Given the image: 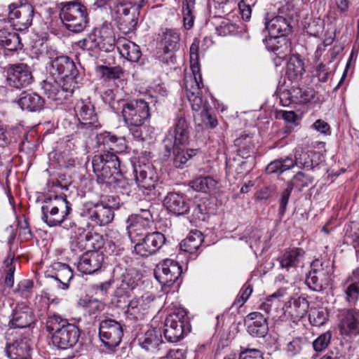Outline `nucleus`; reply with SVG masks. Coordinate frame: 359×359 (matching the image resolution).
<instances>
[{
    "label": "nucleus",
    "mask_w": 359,
    "mask_h": 359,
    "mask_svg": "<svg viewBox=\"0 0 359 359\" xmlns=\"http://www.w3.org/2000/svg\"><path fill=\"white\" fill-rule=\"evenodd\" d=\"M29 340L21 339L7 344L6 353L11 359H27L30 358Z\"/></svg>",
    "instance_id": "nucleus-31"
},
{
    "label": "nucleus",
    "mask_w": 359,
    "mask_h": 359,
    "mask_svg": "<svg viewBox=\"0 0 359 359\" xmlns=\"http://www.w3.org/2000/svg\"><path fill=\"white\" fill-rule=\"evenodd\" d=\"M293 168L292 158L291 157L280 158L271 162L266 168L268 174H281L284 171Z\"/></svg>",
    "instance_id": "nucleus-43"
},
{
    "label": "nucleus",
    "mask_w": 359,
    "mask_h": 359,
    "mask_svg": "<svg viewBox=\"0 0 359 359\" xmlns=\"http://www.w3.org/2000/svg\"><path fill=\"white\" fill-rule=\"evenodd\" d=\"M59 17L63 26L74 33L83 32L88 23L87 8L79 1L60 3Z\"/></svg>",
    "instance_id": "nucleus-4"
},
{
    "label": "nucleus",
    "mask_w": 359,
    "mask_h": 359,
    "mask_svg": "<svg viewBox=\"0 0 359 359\" xmlns=\"http://www.w3.org/2000/svg\"><path fill=\"white\" fill-rule=\"evenodd\" d=\"M36 14L34 7L28 0H15L8 6V20L17 31H24L32 26Z\"/></svg>",
    "instance_id": "nucleus-6"
},
{
    "label": "nucleus",
    "mask_w": 359,
    "mask_h": 359,
    "mask_svg": "<svg viewBox=\"0 0 359 359\" xmlns=\"http://www.w3.org/2000/svg\"><path fill=\"white\" fill-rule=\"evenodd\" d=\"M182 273V266L170 259H166L159 263L154 271L156 280L163 287H168L179 280Z\"/></svg>",
    "instance_id": "nucleus-12"
},
{
    "label": "nucleus",
    "mask_w": 359,
    "mask_h": 359,
    "mask_svg": "<svg viewBox=\"0 0 359 359\" xmlns=\"http://www.w3.org/2000/svg\"><path fill=\"white\" fill-rule=\"evenodd\" d=\"M96 71L104 81L116 80L120 79L123 74L120 67H109L100 65L96 67Z\"/></svg>",
    "instance_id": "nucleus-49"
},
{
    "label": "nucleus",
    "mask_w": 359,
    "mask_h": 359,
    "mask_svg": "<svg viewBox=\"0 0 359 359\" xmlns=\"http://www.w3.org/2000/svg\"><path fill=\"white\" fill-rule=\"evenodd\" d=\"M310 341L306 337L294 338L287 345V352L292 356L301 355L309 349Z\"/></svg>",
    "instance_id": "nucleus-42"
},
{
    "label": "nucleus",
    "mask_w": 359,
    "mask_h": 359,
    "mask_svg": "<svg viewBox=\"0 0 359 359\" xmlns=\"http://www.w3.org/2000/svg\"><path fill=\"white\" fill-rule=\"evenodd\" d=\"M57 79L53 77L49 80H44L42 82L41 88L49 99L55 101L65 100L73 93L75 89L74 83L72 81V83L63 82V85L61 86Z\"/></svg>",
    "instance_id": "nucleus-18"
},
{
    "label": "nucleus",
    "mask_w": 359,
    "mask_h": 359,
    "mask_svg": "<svg viewBox=\"0 0 359 359\" xmlns=\"http://www.w3.org/2000/svg\"><path fill=\"white\" fill-rule=\"evenodd\" d=\"M135 180L144 194L155 196L158 176L154 169L147 164L134 166Z\"/></svg>",
    "instance_id": "nucleus-14"
},
{
    "label": "nucleus",
    "mask_w": 359,
    "mask_h": 359,
    "mask_svg": "<svg viewBox=\"0 0 359 359\" xmlns=\"http://www.w3.org/2000/svg\"><path fill=\"white\" fill-rule=\"evenodd\" d=\"M217 181L212 177H199L189 182V186L196 191L208 193L213 191L217 186Z\"/></svg>",
    "instance_id": "nucleus-41"
},
{
    "label": "nucleus",
    "mask_w": 359,
    "mask_h": 359,
    "mask_svg": "<svg viewBox=\"0 0 359 359\" xmlns=\"http://www.w3.org/2000/svg\"><path fill=\"white\" fill-rule=\"evenodd\" d=\"M198 45L194 43L190 47V65L193 72H200L199 65L198 62Z\"/></svg>",
    "instance_id": "nucleus-55"
},
{
    "label": "nucleus",
    "mask_w": 359,
    "mask_h": 359,
    "mask_svg": "<svg viewBox=\"0 0 359 359\" xmlns=\"http://www.w3.org/2000/svg\"><path fill=\"white\" fill-rule=\"evenodd\" d=\"M97 143L99 147H103L102 150H107L115 154L122 153L127 149L125 137H117L107 131L97 135Z\"/></svg>",
    "instance_id": "nucleus-20"
},
{
    "label": "nucleus",
    "mask_w": 359,
    "mask_h": 359,
    "mask_svg": "<svg viewBox=\"0 0 359 359\" xmlns=\"http://www.w3.org/2000/svg\"><path fill=\"white\" fill-rule=\"evenodd\" d=\"M239 359H264V358L259 350L247 348L240 353Z\"/></svg>",
    "instance_id": "nucleus-59"
},
{
    "label": "nucleus",
    "mask_w": 359,
    "mask_h": 359,
    "mask_svg": "<svg viewBox=\"0 0 359 359\" xmlns=\"http://www.w3.org/2000/svg\"><path fill=\"white\" fill-rule=\"evenodd\" d=\"M235 145L238 147V151L239 155L243 158H248L250 153H253L255 149V144L252 137L248 135H242L234 141Z\"/></svg>",
    "instance_id": "nucleus-45"
},
{
    "label": "nucleus",
    "mask_w": 359,
    "mask_h": 359,
    "mask_svg": "<svg viewBox=\"0 0 359 359\" xmlns=\"http://www.w3.org/2000/svg\"><path fill=\"white\" fill-rule=\"evenodd\" d=\"M190 128L185 117L180 114L175 120L172 128L168 131L163 140L167 156H169L172 149L177 146H186L189 143Z\"/></svg>",
    "instance_id": "nucleus-9"
},
{
    "label": "nucleus",
    "mask_w": 359,
    "mask_h": 359,
    "mask_svg": "<svg viewBox=\"0 0 359 359\" xmlns=\"http://www.w3.org/2000/svg\"><path fill=\"white\" fill-rule=\"evenodd\" d=\"M128 222L130 224L128 226V236L133 243L140 242L144 236L149 234V231L151 229V226L148 224L147 222H140L133 219V216L128 218Z\"/></svg>",
    "instance_id": "nucleus-30"
},
{
    "label": "nucleus",
    "mask_w": 359,
    "mask_h": 359,
    "mask_svg": "<svg viewBox=\"0 0 359 359\" xmlns=\"http://www.w3.org/2000/svg\"><path fill=\"white\" fill-rule=\"evenodd\" d=\"M0 46L10 51H15L23 46L19 34L6 27L0 29Z\"/></svg>",
    "instance_id": "nucleus-32"
},
{
    "label": "nucleus",
    "mask_w": 359,
    "mask_h": 359,
    "mask_svg": "<svg viewBox=\"0 0 359 359\" xmlns=\"http://www.w3.org/2000/svg\"><path fill=\"white\" fill-rule=\"evenodd\" d=\"M143 124H135L133 125H126V126L128 128L130 133L132 134L133 137L137 140L144 142L147 140L146 137H144L142 134V126Z\"/></svg>",
    "instance_id": "nucleus-62"
},
{
    "label": "nucleus",
    "mask_w": 359,
    "mask_h": 359,
    "mask_svg": "<svg viewBox=\"0 0 359 359\" xmlns=\"http://www.w3.org/2000/svg\"><path fill=\"white\" fill-rule=\"evenodd\" d=\"M338 328L342 335H357L359 334V311L343 309L338 314Z\"/></svg>",
    "instance_id": "nucleus-19"
},
{
    "label": "nucleus",
    "mask_w": 359,
    "mask_h": 359,
    "mask_svg": "<svg viewBox=\"0 0 359 359\" xmlns=\"http://www.w3.org/2000/svg\"><path fill=\"white\" fill-rule=\"evenodd\" d=\"M191 331V326L183 310L168 315L164 323V337L170 343L180 341Z\"/></svg>",
    "instance_id": "nucleus-8"
},
{
    "label": "nucleus",
    "mask_w": 359,
    "mask_h": 359,
    "mask_svg": "<svg viewBox=\"0 0 359 359\" xmlns=\"http://www.w3.org/2000/svg\"><path fill=\"white\" fill-rule=\"evenodd\" d=\"M50 276L62 285L63 290H66L69 288V282L73 278L74 274L73 271L67 264L57 262L53 265V274Z\"/></svg>",
    "instance_id": "nucleus-34"
},
{
    "label": "nucleus",
    "mask_w": 359,
    "mask_h": 359,
    "mask_svg": "<svg viewBox=\"0 0 359 359\" xmlns=\"http://www.w3.org/2000/svg\"><path fill=\"white\" fill-rule=\"evenodd\" d=\"M72 204L66 196L47 198L41 206V219L50 227L61 226L72 212Z\"/></svg>",
    "instance_id": "nucleus-5"
},
{
    "label": "nucleus",
    "mask_w": 359,
    "mask_h": 359,
    "mask_svg": "<svg viewBox=\"0 0 359 359\" xmlns=\"http://www.w3.org/2000/svg\"><path fill=\"white\" fill-rule=\"evenodd\" d=\"M163 205L170 212L176 215L187 214L189 209V205L181 194L175 192L168 194L163 201Z\"/></svg>",
    "instance_id": "nucleus-28"
},
{
    "label": "nucleus",
    "mask_w": 359,
    "mask_h": 359,
    "mask_svg": "<svg viewBox=\"0 0 359 359\" xmlns=\"http://www.w3.org/2000/svg\"><path fill=\"white\" fill-rule=\"evenodd\" d=\"M22 110H27L30 112H37L41 111L45 104L44 99L38 93L32 91H22L20 97L15 100Z\"/></svg>",
    "instance_id": "nucleus-24"
},
{
    "label": "nucleus",
    "mask_w": 359,
    "mask_h": 359,
    "mask_svg": "<svg viewBox=\"0 0 359 359\" xmlns=\"http://www.w3.org/2000/svg\"><path fill=\"white\" fill-rule=\"evenodd\" d=\"M248 323V332L256 337H264L269 331L266 317L259 311L249 313L245 320Z\"/></svg>",
    "instance_id": "nucleus-23"
},
{
    "label": "nucleus",
    "mask_w": 359,
    "mask_h": 359,
    "mask_svg": "<svg viewBox=\"0 0 359 359\" xmlns=\"http://www.w3.org/2000/svg\"><path fill=\"white\" fill-rule=\"evenodd\" d=\"M140 3L133 2L132 0H117L114 6L116 20L130 13L132 8H141Z\"/></svg>",
    "instance_id": "nucleus-47"
},
{
    "label": "nucleus",
    "mask_w": 359,
    "mask_h": 359,
    "mask_svg": "<svg viewBox=\"0 0 359 359\" xmlns=\"http://www.w3.org/2000/svg\"><path fill=\"white\" fill-rule=\"evenodd\" d=\"M164 234L159 231L149 233L140 242L135 243L134 250L141 257H149L155 255L165 243Z\"/></svg>",
    "instance_id": "nucleus-15"
},
{
    "label": "nucleus",
    "mask_w": 359,
    "mask_h": 359,
    "mask_svg": "<svg viewBox=\"0 0 359 359\" xmlns=\"http://www.w3.org/2000/svg\"><path fill=\"white\" fill-rule=\"evenodd\" d=\"M103 260L102 254L88 251L80 257L77 269L83 273L92 274L101 268Z\"/></svg>",
    "instance_id": "nucleus-26"
},
{
    "label": "nucleus",
    "mask_w": 359,
    "mask_h": 359,
    "mask_svg": "<svg viewBox=\"0 0 359 359\" xmlns=\"http://www.w3.org/2000/svg\"><path fill=\"white\" fill-rule=\"evenodd\" d=\"M332 273L333 266L328 260L317 259L311 262L305 283L311 290L320 292L331 284Z\"/></svg>",
    "instance_id": "nucleus-7"
},
{
    "label": "nucleus",
    "mask_w": 359,
    "mask_h": 359,
    "mask_svg": "<svg viewBox=\"0 0 359 359\" xmlns=\"http://www.w3.org/2000/svg\"><path fill=\"white\" fill-rule=\"evenodd\" d=\"M313 182V177L312 176L299 171L292 177L287 184L292 189H296L298 191H300L304 187L312 184Z\"/></svg>",
    "instance_id": "nucleus-48"
},
{
    "label": "nucleus",
    "mask_w": 359,
    "mask_h": 359,
    "mask_svg": "<svg viewBox=\"0 0 359 359\" xmlns=\"http://www.w3.org/2000/svg\"><path fill=\"white\" fill-rule=\"evenodd\" d=\"M184 147H175L171 151L174 156L173 165L177 168H182L187 162L197 154L196 149H184Z\"/></svg>",
    "instance_id": "nucleus-40"
},
{
    "label": "nucleus",
    "mask_w": 359,
    "mask_h": 359,
    "mask_svg": "<svg viewBox=\"0 0 359 359\" xmlns=\"http://www.w3.org/2000/svg\"><path fill=\"white\" fill-rule=\"evenodd\" d=\"M36 321L32 309L25 303H20L12 309L8 326L11 328L20 329L31 327Z\"/></svg>",
    "instance_id": "nucleus-17"
},
{
    "label": "nucleus",
    "mask_w": 359,
    "mask_h": 359,
    "mask_svg": "<svg viewBox=\"0 0 359 359\" xmlns=\"http://www.w3.org/2000/svg\"><path fill=\"white\" fill-rule=\"evenodd\" d=\"M97 34L96 28L89 34L83 40L80 41L79 43L81 48L86 50H93L94 48H99V41Z\"/></svg>",
    "instance_id": "nucleus-54"
},
{
    "label": "nucleus",
    "mask_w": 359,
    "mask_h": 359,
    "mask_svg": "<svg viewBox=\"0 0 359 359\" xmlns=\"http://www.w3.org/2000/svg\"><path fill=\"white\" fill-rule=\"evenodd\" d=\"M109 104L116 112L121 110L125 125L144 124L151 116L149 103L142 99H121Z\"/></svg>",
    "instance_id": "nucleus-3"
},
{
    "label": "nucleus",
    "mask_w": 359,
    "mask_h": 359,
    "mask_svg": "<svg viewBox=\"0 0 359 359\" xmlns=\"http://www.w3.org/2000/svg\"><path fill=\"white\" fill-rule=\"evenodd\" d=\"M99 337L102 343L109 350L118 346L123 336L121 325L116 320L105 319L99 324Z\"/></svg>",
    "instance_id": "nucleus-10"
},
{
    "label": "nucleus",
    "mask_w": 359,
    "mask_h": 359,
    "mask_svg": "<svg viewBox=\"0 0 359 359\" xmlns=\"http://www.w3.org/2000/svg\"><path fill=\"white\" fill-rule=\"evenodd\" d=\"M192 8L193 7L182 6L184 26L187 29H190L194 25V16L192 15Z\"/></svg>",
    "instance_id": "nucleus-61"
},
{
    "label": "nucleus",
    "mask_w": 359,
    "mask_h": 359,
    "mask_svg": "<svg viewBox=\"0 0 359 359\" xmlns=\"http://www.w3.org/2000/svg\"><path fill=\"white\" fill-rule=\"evenodd\" d=\"M304 71V62L297 57L291 58L287 65V74L291 79L301 76Z\"/></svg>",
    "instance_id": "nucleus-51"
},
{
    "label": "nucleus",
    "mask_w": 359,
    "mask_h": 359,
    "mask_svg": "<svg viewBox=\"0 0 359 359\" xmlns=\"http://www.w3.org/2000/svg\"><path fill=\"white\" fill-rule=\"evenodd\" d=\"M62 55H63L60 54L56 49L51 46L48 47L45 53V56L48 60V64L49 67L53 65V63L57 62Z\"/></svg>",
    "instance_id": "nucleus-64"
},
{
    "label": "nucleus",
    "mask_w": 359,
    "mask_h": 359,
    "mask_svg": "<svg viewBox=\"0 0 359 359\" xmlns=\"http://www.w3.org/2000/svg\"><path fill=\"white\" fill-rule=\"evenodd\" d=\"M5 264L7 268L5 276V284L8 287H12L14 284V272L15 267L13 265V259H6Z\"/></svg>",
    "instance_id": "nucleus-56"
},
{
    "label": "nucleus",
    "mask_w": 359,
    "mask_h": 359,
    "mask_svg": "<svg viewBox=\"0 0 359 359\" xmlns=\"http://www.w3.org/2000/svg\"><path fill=\"white\" fill-rule=\"evenodd\" d=\"M305 251L300 248H294L285 250L283 254L278 259L280 267L286 271H293L299 266H303Z\"/></svg>",
    "instance_id": "nucleus-21"
},
{
    "label": "nucleus",
    "mask_w": 359,
    "mask_h": 359,
    "mask_svg": "<svg viewBox=\"0 0 359 359\" xmlns=\"http://www.w3.org/2000/svg\"><path fill=\"white\" fill-rule=\"evenodd\" d=\"M74 109L79 121L80 129L92 131L100 127L94 105L89 99L78 100Z\"/></svg>",
    "instance_id": "nucleus-13"
},
{
    "label": "nucleus",
    "mask_w": 359,
    "mask_h": 359,
    "mask_svg": "<svg viewBox=\"0 0 359 359\" xmlns=\"http://www.w3.org/2000/svg\"><path fill=\"white\" fill-rule=\"evenodd\" d=\"M96 32L99 49L105 52L112 50L115 46V37L110 26L102 25L100 28H96Z\"/></svg>",
    "instance_id": "nucleus-33"
},
{
    "label": "nucleus",
    "mask_w": 359,
    "mask_h": 359,
    "mask_svg": "<svg viewBox=\"0 0 359 359\" xmlns=\"http://www.w3.org/2000/svg\"><path fill=\"white\" fill-rule=\"evenodd\" d=\"M92 165L100 182H116L118 187H124L126 184L125 180L117 178V176L121 177V160L113 152L101 150L100 153L94 156Z\"/></svg>",
    "instance_id": "nucleus-2"
},
{
    "label": "nucleus",
    "mask_w": 359,
    "mask_h": 359,
    "mask_svg": "<svg viewBox=\"0 0 359 359\" xmlns=\"http://www.w3.org/2000/svg\"><path fill=\"white\" fill-rule=\"evenodd\" d=\"M180 34L173 29H168L163 32L161 43L165 53L172 52L179 47Z\"/></svg>",
    "instance_id": "nucleus-44"
},
{
    "label": "nucleus",
    "mask_w": 359,
    "mask_h": 359,
    "mask_svg": "<svg viewBox=\"0 0 359 359\" xmlns=\"http://www.w3.org/2000/svg\"><path fill=\"white\" fill-rule=\"evenodd\" d=\"M203 235L198 231H191L189 236L180 243V249L189 254L196 252L202 243Z\"/></svg>",
    "instance_id": "nucleus-36"
},
{
    "label": "nucleus",
    "mask_w": 359,
    "mask_h": 359,
    "mask_svg": "<svg viewBox=\"0 0 359 359\" xmlns=\"http://www.w3.org/2000/svg\"><path fill=\"white\" fill-rule=\"evenodd\" d=\"M85 239L88 248L93 249V250H89L90 252H97L104 245L102 236L97 233H88Z\"/></svg>",
    "instance_id": "nucleus-53"
},
{
    "label": "nucleus",
    "mask_w": 359,
    "mask_h": 359,
    "mask_svg": "<svg viewBox=\"0 0 359 359\" xmlns=\"http://www.w3.org/2000/svg\"><path fill=\"white\" fill-rule=\"evenodd\" d=\"M46 330L51 334L53 344L59 349L74 347L80 337V330L77 326L56 314L47 318Z\"/></svg>",
    "instance_id": "nucleus-1"
},
{
    "label": "nucleus",
    "mask_w": 359,
    "mask_h": 359,
    "mask_svg": "<svg viewBox=\"0 0 359 359\" xmlns=\"http://www.w3.org/2000/svg\"><path fill=\"white\" fill-rule=\"evenodd\" d=\"M309 302L305 298H292L284 307V313L288 316L293 322L303 318L307 313Z\"/></svg>",
    "instance_id": "nucleus-27"
},
{
    "label": "nucleus",
    "mask_w": 359,
    "mask_h": 359,
    "mask_svg": "<svg viewBox=\"0 0 359 359\" xmlns=\"http://www.w3.org/2000/svg\"><path fill=\"white\" fill-rule=\"evenodd\" d=\"M137 285V282L129 277V275H123L121 284L115 290V294L119 297L126 299L128 297L127 292H130Z\"/></svg>",
    "instance_id": "nucleus-50"
},
{
    "label": "nucleus",
    "mask_w": 359,
    "mask_h": 359,
    "mask_svg": "<svg viewBox=\"0 0 359 359\" xmlns=\"http://www.w3.org/2000/svg\"><path fill=\"white\" fill-rule=\"evenodd\" d=\"M292 190V189L287 184V188L281 194L279 207V215L280 216H283L285 212Z\"/></svg>",
    "instance_id": "nucleus-58"
},
{
    "label": "nucleus",
    "mask_w": 359,
    "mask_h": 359,
    "mask_svg": "<svg viewBox=\"0 0 359 359\" xmlns=\"http://www.w3.org/2000/svg\"><path fill=\"white\" fill-rule=\"evenodd\" d=\"M350 280L351 283L346 290V299L349 302H355L359 296V268L353 271Z\"/></svg>",
    "instance_id": "nucleus-46"
},
{
    "label": "nucleus",
    "mask_w": 359,
    "mask_h": 359,
    "mask_svg": "<svg viewBox=\"0 0 359 359\" xmlns=\"http://www.w3.org/2000/svg\"><path fill=\"white\" fill-rule=\"evenodd\" d=\"M161 337V335L158 330L156 329L149 330L145 333L144 340L140 344L142 348L147 351L155 348L160 350V346L165 345Z\"/></svg>",
    "instance_id": "nucleus-39"
},
{
    "label": "nucleus",
    "mask_w": 359,
    "mask_h": 359,
    "mask_svg": "<svg viewBox=\"0 0 359 359\" xmlns=\"http://www.w3.org/2000/svg\"><path fill=\"white\" fill-rule=\"evenodd\" d=\"M332 334L330 332H324L318 336L312 342L313 350L316 352H321L327 348L330 343Z\"/></svg>",
    "instance_id": "nucleus-52"
},
{
    "label": "nucleus",
    "mask_w": 359,
    "mask_h": 359,
    "mask_svg": "<svg viewBox=\"0 0 359 359\" xmlns=\"http://www.w3.org/2000/svg\"><path fill=\"white\" fill-rule=\"evenodd\" d=\"M116 46L121 55L128 61L136 62L141 57L140 48L131 41L126 39H118Z\"/></svg>",
    "instance_id": "nucleus-29"
},
{
    "label": "nucleus",
    "mask_w": 359,
    "mask_h": 359,
    "mask_svg": "<svg viewBox=\"0 0 359 359\" xmlns=\"http://www.w3.org/2000/svg\"><path fill=\"white\" fill-rule=\"evenodd\" d=\"M89 219L98 226L109 224L114 219L112 209L103 203H93L87 209Z\"/></svg>",
    "instance_id": "nucleus-22"
},
{
    "label": "nucleus",
    "mask_w": 359,
    "mask_h": 359,
    "mask_svg": "<svg viewBox=\"0 0 359 359\" xmlns=\"http://www.w3.org/2000/svg\"><path fill=\"white\" fill-rule=\"evenodd\" d=\"M252 292V287L250 285H244L241 289V294L236 298V303L239 304L240 306L244 304V303L248 299L249 297Z\"/></svg>",
    "instance_id": "nucleus-63"
},
{
    "label": "nucleus",
    "mask_w": 359,
    "mask_h": 359,
    "mask_svg": "<svg viewBox=\"0 0 359 359\" xmlns=\"http://www.w3.org/2000/svg\"><path fill=\"white\" fill-rule=\"evenodd\" d=\"M269 35L273 38L285 36L292 32V25L290 18L278 15L265 23Z\"/></svg>",
    "instance_id": "nucleus-25"
},
{
    "label": "nucleus",
    "mask_w": 359,
    "mask_h": 359,
    "mask_svg": "<svg viewBox=\"0 0 359 359\" xmlns=\"http://www.w3.org/2000/svg\"><path fill=\"white\" fill-rule=\"evenodd\" d=\"M7 73L8 86L16 89L27 88L33 81L29 67L23 63L11 65Z\"/></svg>",
    "instance_id": "nucleus-16"
},
{
    "label": "nucleus",
    "mask_w": 359,
    "mask_h": 359,
    "mask_svg": "<svg viewBox=\"0 0 359 359\" xmlns=\"http://www.w3.org/2000/svg\"><path fill=\"white\" fill-rule=\"evenodd\" d=\"M48 71L52 77L61 79L66 83L77 84L79 70L76 69L74 61L67 55H62L53 65L48 67Z\"/></svg>",
    "instance_id": "nucleus-11"
},
{
    "label": "nucleus",
    "mask_w": 359,
    "mask_h": 359,
    "mask_svg": "<svg viewBox=\"0 0 359 359\" xmlns=\"http://www.w3.org/2000/svg\"><path fill=\"white\" fill-rule=\"evenodd\" d=\"M184 86L187 97L191 95H201V86H203L200 72L187 74L184 77Z\"/></svg>",
    "instance_id": "nucleus-38"
},
{
    "label": "nucleus",
    "mask_w": 359,
    "mask_h": 359,
    "mask_svg": "<svg viewBox=\"0 0 359 359\" xmlns=\"http://www.w3.org/2000/svg\"><path fill=\"white\" fill-rule=\"evenodd\" d=\"M326 320V314L323 311H314L309 315V320L315 326L323 325Z\"/></svg>",
    "instance_id": "nucleus-57"
},
{
    "label": "nucleus",
    "mask_w": 359,
    "mask_h": 359,
    "mask_svg": "<svg viewBox=\"0 0 359 359\" xmlns=\"http://www.w3.org/2000/svg\"><path fill=\"white\" fill-rule=\"evenodd\" d=\"M238 8L243 20H250L251 18L252 8L251 5L248 3V0H241L238 3Z\"/></svg>",
    "instance_id": "nucleus-60"
},
{
    "label": "nucleus",
    "mask_w": 359,
    "mask_h": 359,
    "mask_svg": "<svg viewBox=\"0 0 359 359\" xmlns=\"http://www.w3.org/2000/svg\"><path fill=\"white\" fill-rule=\"evenodd\" d=\"M141 8H132L130 13L116 20L118 28L123 33H130L135 29Z\"/></svg>",
    "instance_id": "nucleus-37"
},
{
    "label": "nucleus",
    "mask_w": 359,
    "mask_h": 359,
    "mask_svg": "<svg viewBox=\"0 0 359 359\" xmlns=\"http://www.w3.org/2000/svg\"><path fill=\"white\" fill-rule=\"evenodd\" d=\"M316 153L312 150H308L304 148L296 149L294 153V160L292 159L293 168L297 165L306 169H313L317 163L313 161V157Z\"/></svg>",
    "instance_id": "nucleus-35"
}]
</instances>
